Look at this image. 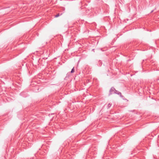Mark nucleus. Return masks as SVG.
<instances>
[{"label": "nucleus", "mask_w": 159, "mask_h": 159, "mask_svg": "<svg viewBox=\"0 0 159 159\" xmlns=\"http://www.w3.org/2000/svg\"><path fill=\"white\" fill-rule=\"evenodd\" d=\"M116 91V89L113 87H112L111 88V89L109 91V95H111L112 94L114 93V92H115V91Z\"/></svg>", "instance_id": "f257e3e1"}, {"label": "nucleus", "mask_w": 159, "mask_h": 159, "mask_svg": "<svg viewBox=\"0 0 159 159\" xmlns=\"http://www.w3.org/2000/svg\"><path fill=\"white\" fill-rule=\"evenodd\" d=\"M62 14V13H61V14L58 13L55 16V17H57L58 16H61Z\"/></svg>", "instance_id": "7ed1b4c3"}, {"label": "nucleus", "mask_w": 159, "mask_h": 159, "mask_svg": "<svg viewBox=\"0 0 159 159\" xmlns=\"http://www.w3.org/2000/svg\"><path fill=\"white\" fill-rule=\"evenodd\" d=\"M74 67H73V68L71 70L70 72L71 73H73L75 71L74 70Z\"/></svg>", "instance_id": "20e7f679"}, {"label": "nucleus", "mask_w": 159, "mask_h": 159, "mask_svg": "<svg viewBox=\"0 0 159 159\" xmlns=\"http://www.w3.org/2000/svg\"><path fill=\"white\" fill-rule=\"evenodd\" d=\"M114 93L117 94L118 95H120L121 97H122L123 96L121 95V93L120 92L116 90V91H115V92H114Z\"/></svg>", "instance_id": "f03ea898"}, {"label": "nucleus", "mask_w": 159, "mask_h": 159, "mask_svg": "<svg viewBox=\"0 0 159 159\" xmlns=\"http://www.w3.org/2000/svg\"><path fill=\"white\" fill-rule=\"evenodd\" d=\"M111 106V104L110 103L108 104V108H109Z\"/></svg>", "instance_id": "39448f33"}]
</instances>
